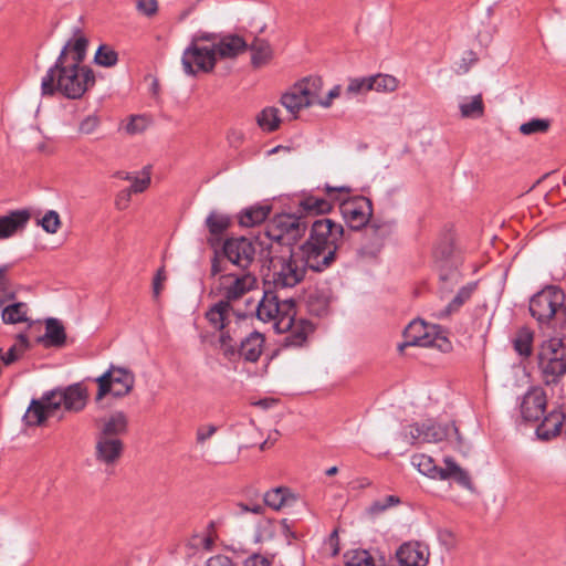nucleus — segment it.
Wrapping results in <instances>:
<instances>
[{
    "mask_svg": "<svg viewBox=\"0 0 566 566\" xmlns=\"http://www.w3.org/2000/svg\"><path fill=\"white\" fill-rule=\"evenodd\" d=\"M344 228L328 218L313 222L307 240L300 247L308 269L323 272L336 261L337 252L344 244Z\"/></svg>",
    "mask_w": 566,
    "mask_h": 566,
    "instance_id": "1",
    "label": "nucleus"
},
{
    "mask_svg": "<svg viewBox=\"0 0 566 566\" xmlns=\"http://www.w3.org/2000/svg\"><path fill=\"white\" fill-rule=\"evenodd\" d=\"M69 45H64L55 64L50 67L41 81L42 95L61 93L67 98H80L94 85L95 77L91 69L69 62Z\"/></svg>",
    "mask_w": 566,
    "mask_h": 566,
    "instance_id": "2",
    "label": "nucleus"
},
{
    "mask_svg": "<svg viewBox=\"0 0 566 566\" xmlns=\"http://www.w3.org/2000/svg\"><path fill=\"white\" fill-rule=\"evenodd\" d=\"M88 400V390L82 382L59 388L45 394L41 400H32L24 413L28 426H41L48 418L63 408L65 411L80 412Z\"/></svg>",
    "mask_w": 566,
    "mask_h": 566,
    "instance_id": "3",
    "label": "nucleus"
},
{
    "mask_svg": "<svg viewBox=\"0 0 566 566\" xmlns=\"http://www.w3.org/2000/svg\"><path fill=\"white\" fill-rule=\"evenodd\" d=\"M269 256L268 282L275 289L293 287L305 277L308 265L303 252L296 254L286 248Z\"/></svg>",
    "mask_w": 566,
    "mask_h": 566,
    "instance_id": "4",
    "label": "nucleus"
},
{
    "mask_svg": "<svg viewBox=\"0 0 566 566\" xmlns=\"http://www.w3.org/2000/svg\"><path fill=\"white\" fill-rule=\"evenodd\" d=\"M307 223L295 214L282 213L275 216L268 224L265 235L271 240L269 254L280 249H292L306 232Z\"/></svg>",
    "mask_w": 566,
    "mask_h": 566,
    "instance_id": "5",
    "label": "nucleus"
},
{
    "mask_svg": "<svg viewBox=\"0 0 566 566\" xmlns=\"http://www.w3.org/2000/svg\"><path fill=\"white\" fill-rule=\"evenodd\" d=\"M537 366L546 384L563 377L566 374V337L544 339L538 346Z\"/></svg>",
    "mask_w": 566,
    "mask_h": 566,
    "instance_id": "6",
    "label": "nucleus"
},
{
    "mask_svg": "<svg viewBox=\"0 0 566 566\" xmlns=\"http://www.w3.org/2000/svg\"><path fill=\"white\" fill-rule=\"evenodd\" d=\"M258 319L263 323H272L277 333L291 328L293 317L296 315L293 298L280 300L272 291H265L255 308Z\"/></svg>",
    "mask_w": 566,
    "mask_h": 566,
    "instance_id": "7",
    "label": "nucleus"
},
{
    "mask_svg": "<svg viewBox=\"0 0 566 566\" xmlns=\"http://www.w3.org/2000/svg\"><path fill=\"white\" fill-rule=\"evenodd\" d=\"M444 468H440L434 460L427 454L418 453L412 455L411 464L423 475L433 480L453 479L463 488L471 489V480L467 471H464L452 458L443 459Z\"/></svg>",
    "mask_w": 566,
    "mask_h": 566,
    "instance_id": "8",
    "label": "nucleus"
},
{
    "mask_svg": "<svg viewBox=\"0 0 566 566\" xmlns=\"http://www.w3.org/2000/svg\"><path fill=\"white\" fill-rule=\"evenodd\" d=\"M323 80L319 76H308L294 84L281 97V104L296 118L303 108L315 105V97L322 94Z\"/></svg>",
    "mask_w": 566,
    "mask_h": 566,
    "instance_id": "9",
    "label": "nucleus"
},
{
    "mask_svg": "<svg viewBox=\"0 0 566 566\" xmlns=\"http://www.w3.org/2000/svg\"><path fill=\"white\" fill-rule=\"evenodd\" d=\"M98 386L95 400L101 401L107 395L114 398H123L130 394L135 385V375L132 370L116 365H111L108 369L95 378Z\"/></svg>",
    "mask_w": 566,
    "mask_h": 566,
    "instance_id": "10",
    "label": "nucleus"
},
{
    "mask_svg": "<svg viewBox=\"0 0 566 566\" xmlns=\"http://www.w3.org/2000/svg\"><path fill=\"white\" fill-rule=\"evenodd\" d=\"M405 342L398 346L402 352L407 346L437 347L448 350L450 342L440 332L439 326L428 325L421 319H415L403 331Z\"/></svg>",
    "mask_w": 566,
    "mask_h": 566,
    "instance_id": "11",
    "label": "nucleus"
},
{
    "mask_svg": "<svg viewBox=\"0 0 566 566\" xmlns=\"http://www.w3.org/2000/svg\"><path fill=\"white\" fill-rule=\"evenodd\" d=\"M562 307H565V293L553 285L543 289L530 301L531 315L541 324L548 323Z\"/></svg>",
    "mask_w": 566,
    "mask_h": 566,
    "instance_id": "12",
    "label": "nucleus"
},
{
    "mask_svg": "<svg viewBox=\"0 0 566 566\" xmlns=\"http://www.w3.org/2000/svg\"><path fill=\"white\" fill-rule=\"evenodd\" d=\"M216 62V49L212 45H201L198 41H191L181 56L182 70L189 76L199 72H211Z\"/></svg>",
    "mask_w": 566,
    "mask_h": 566,
    "instance_id": "13",
    "label": "nucleus"
},
{
    "mask_svg": "<svg viewBox=\"0 0 566 566\" xmlns=\"http://www.w3.org/2000/svg\"><path fill=\"white\" fill-rule=\"evenodd\" d=\"M449 427L438 424L433 420L415 422L402 428L401 439L411 446L420 443H437L449 436Z\"/></svg>",
    "mask_w": 566,
    "mask_h": 566,
    "instance_id": "14",
    "label": "nucleus"
},
{
    "mask_svg": "<svg viewBox=\"0 0 566 566\" xmlns=\"http://www.w3.org/2000/svg\"><path fill=\"white\" fill-rule=\"evenodd\" d=\"M340 214L353 230H360L370 220L373 214L371 201L363 196L340 200Z\"/></svg>",
    "mask_w": 566,
    "mask_h": 566,
    "instance_id": "15",
    "label": "nucleus"
},
{
    "mask_svg": "<svg viewBox=\"0 0 566 566\" xmlns=\"http://www.w3.org/2000/svg\"><path fill=\"white\" fill-rule=\"evenodd\" d=\"M223 254L230 263L247 272L255 260L256 245L244 237L228 239L223 244Z\"/></svg>",
    "mask_w": 566,
    "mask_h": 566,
    "instance_id": "16",
    "label": "nucleus"
},
{
    "mask_svg": "<svg viewBox=\"0 0 566 566\" xmlns=\"http://www.w3.org/2000/svg\"><path fill=\"white\" fill-rule=\"evenodd\" d=\"M256 285V277L250 272H242L240 274H224L219 277L218 290L223 296V301L239 300L244 294L253 290Z\"/></svg>",
    "mask_w": 566,
    "mask_h": 566,
    "instance_id": "17",
    "label": "nucleus"
},
{
    "mask_svg": "<svg viewBox=\"0 0 566 566\" xmlns=\"http://www.w3.org/2000/svg\"><path fill=\"white\" fill-rule=\"evenodd\" d=\"M124 443L119 438L95 436V459L102 464L114 465L122 457Z\"/></svg>",
    "mask_w": 566,
    "mask_h": 566,
    "instance_id": "18",
    "label": "nucleus"
},
{
    "mask_svg": "<svg viewBox=\"0 0 566 566\" xmlns=\"http://www.w3.org/2000/svg\"><path fill=\"white\" fill-rule=\"evenodd\" d=\"M97 436L119 438L128 430V417L122 410H115L96 421Z\"/></svg>",
    "mask_w": 566,
    "mask_h": 566,
    "instance_id": "19",
    "label": "nucleus"
},
{
    "mask_svg": "<svg viewBox=\"0 0 566 566\" xmlns=\"http://www.w3.org/2000/svg\"><path fill=\"white\" fill-rule=\"evenodd\" d=\"M546 395L542 388L530 389L521 402V415L526 421H537L546 408Z\"/></svg>",
    "mask_w": 566,
    "mask_h": 566,
    "instance_id": "20",
    "label": "nucleus"
},
{
    "mask_svg": "<svg viewBox=\"0 0 566 566\" xmlns=\"http://www.w3.org/2000/svg\"><path fill=\"white\" fill-rule=\"evenodd\" d=\"M30 219L31 212L28 209L13 210L6 216H1L0 240L9 239L17 232L22 231Z\"/></svg>",
    "mask_w": 566,
    "mask_h": 566,
    "instance_id": "21",
    "label": "nucleus"
},
{
    "mask_svg": "<svg viewBox=\"0 0 566 566\" xmlns=\"http://www.w3.org/2000/svg\"><path fill=\"white\" fill-rule=\"evenodd\" d=\"M566 430V408L551 411L537 427V437L542 440H549Z\"/></svg>",
    "mask_w": 566,
    "mask_h": 566,
    "instance_id": "22",
    "label": "nucleus"
},
{
    "mask_svg": "<svg viewBox=\"0 0 566 566\" xmlns=\"http://www.w3.org/2000/svg\"><path fill=\"white\" fill-rule=\"evenodd\" d=\"M212 48L216 49V59H233L245 52L249 45L243 38L229 34L213 43Z\"/></svg>",
    "mask_w": 566,
    "mask_h": 566,
    "instance_id": "23",
    "label": "nucleus"
},
{
    "mask_svg": "<svg viewBox=\"0 0 566 566\" xmlns=\"http://www.w3.org/2000/svg\"><path fill=\"white\" fill-rule=\"evenodd\" d=\"M263 335L259 332H252L241 340L238 355L242 356L247 361L255 363L263 352Z\"/></svg>",
    "mask_w": 566,
    "mask_h": 566,
    "instance_id": "24",
    "label": "nucleus"
},
{
    "mask_svg": "<svg viewBox=\"0 0 566 566\" xmlns=\"http://www.w3.org/2000/svg\"><path fill=\"white\" fill-rule=\"evenodd\" d=\"M264 503L271 509L279 511L292 506L296 502V495L285 486H277L264 494Z\"/></svg>",
    "mask_w": 566,
    "mask_h": 566,
    "instance_id": "25",
    "label": "nucleus"
},
{
    "mask_svg": "<svg viewBox=\"0 0 566 566\" xmlns=\"http://www.w3.org/2000/svg\"><path fill=\"white\" fill-rule=\"evenodd\" d=\"M232 316V306L228 301H219L207 313L206 317L212 327L222 331L229 324Z\"/></svg>",
    "mask_w": 566,
    "mask_h": 566,
    "instance_id": "26",
    "label": "nucleus"
},
{
    "mask_svg": "<svg viewBox=\"0 0 566 566\" xmlns=\"http://www.w3.org/2000/svg\"><path fill=\"white\" fill-rule=\"evenodd\" d=\"M66 339L63 325L56 318H48L45 322V334L39 337V342L45 346H62Z\"/></svg>",
    "mask_w": 566,
    "mask_h": 566,
    "instance_id": "27",
    "label": "nucleus"
},
{
    "mask_svg": "<svg viewBox=\"0 0 566 566\" xmlns=\"http://www.w3.org/2000/svg\"><path fill=\"white\" fill-rule=\"evenodd\" d=\"M6 298H3V303L0 306L1 308V317L3 323L6 324H18L23 323L29 319L28 312L29 307L27 303L23 302H14L8 305H4Z\"/></svg>",
    "mask_w": 566,
    "mask_h": 566,
    "instance_id": "28",
    "label": "nucleus"
},
{
    "mask_svg": "<svg viewBox=\"0 0 566 566\" xmlns=\"http://www.w3.org/2000/svg\"><path fill=\"white\" fill-rule=\"evenodd\" d=\"M229 226L230 218L227 214L218 211H211L206 219V227L211 234V238L208 239V242L211 245H214V243L218 241V238L223 234Z\"/></svg>",
    "mask_w": 566,
    "mask_h": 566,
    "instance_id": "29",
    "label": "nucleus"
},
{
    "mask_svg": "<svg viewBox=\"0 0 566 566\" xmlns=\"http://www.w3.org/2000/svg\"><path fill=\"white\" fill-rule=\"evenodd\" d=\"M311 332L312 325L304 319L295 321V317H293L291 328L283 332L287 333L284 343L286 346H301Z\"/></svg>",
    "mask_w": 566,
    "mask_h": 566,
    "instance_id": "30",
    "label": "nucleus"
},
{
    "mask_svg": "<svg viewBox=\"0 0 566 566\" xmlns=\"http://www.w3.org/2000/svg\"><path fill=\"white\" fill-rule=\"evenodd\" d=\"M460 114L463 118H480L484 114V103L481 94L462 97L459 102Z\"/></svg>",
    "mask_w": 566,
    "mask_h": 566,
    "instance_id": "31",
    "label": "nucleus"
},
{
    "mask_svg": "<svg viewBox=\"0 0 566 566\" xmlns=\"http://www.w3.org/2000/svg\"><path fill=\"white\" fill-rule=\"evenodd\" d=\"M298 207L307 214H323L332 210L333 203L331 199L306 196L300 199Z\"/></svg>",
    "mask_w": 566,
    "mask_h": 566,
    "instance_id": "32",
    "label": "nucleus"
},
{
    "mask_svg": "<svg viewBox=\"0 0 566 566\" xmlns=\"http://www.w3.org/2000/svg\"><path fill=\"white\" fill-rule=\"evenodd\" d=\"M249 48L252 52L251 63L254 67L266 64L273 56L270 43L263 39L255 38Z\"/></svg>",
    "mask_w": 566,
    "mask_h": 566,
    "instance_id": "33",
    "label": "nucleus"
},
{
    "mask_svg": "<svg viewBox=\"0 0 566 566\" xmlns=\"http://www.w3.org/2000/svg\"><path fill=\"white\" fill-rule=\"evenodd\" d=\"M270 213L269 206H253L243 210L239 216L242 227H254L263 222Z\"/></svg>",
    "mask_w": 566,
    "mask_h": 566,
    "instance_id": "34",
    "label": "nucleus"
},
{
    "mask_svg": "<svg viewBox=\"0 0 566 566\" xmlns=\"http://www.w3.org/2000/svg\"><path fill=\"white\" fill-rule=\"evenodd\" d=\"M279 114V108L274 106H268L256 115V124L264 132H274L280 127L281 124Z\"/></svg>",
    "mask_w": 566,
    "mask_h": 566,
    "instance_id": "35",
    "label": "nucleus"
},
{
    "mask_svg": "<svg viewBox=\"0 0 566 566\" xmlns=\"http://www.w3.org/2000/svg\"><path fill=\"white\" fill-rule=\"evenodd\" d=\"M534 333L528 327H521L513 338V347L520 356L530 357L533 352Z\"/></svg>",
    "mask_w": 566,
    "mask_h": 566,
    "instance_id": "36",
    "label": "nucleus"
},
{
    "mask_svg": "<svg viewBox=\"0 0 566 566\" xmlns=\"http://www.w3.org/2000/svg\"><path fill=\"white\" fill-rule=\"evenodd\" d=\"M29 348V342L23 334H19L17 342L6 352L1 350L0 359L4 366H10L19 360Z\"/></svg>",
    "mask_w": 566,
    "mask_h": 566,
    "instance_id": "37",
    "label": "nucleus"
},
{
    "mask_svg": "<svg viewBox=\"0 0 566 566\" xmlns=\"http://www.w3.org/2000/svg\"><path fill=\"white\" fill-rule=\"evenodd\" d=\"M307 310L315 316H323L327 314L329 307V300L322 291L312 292L306 301Z\"/></svg>",
    "mask_w": 566,
    "mask_h": 566,
    "instance_id": "38",
    "label": "nucleus"
},
{
    "mask_svg": "<svg viewBox=\"0 0 566 566\" xmlns=\"http://www.w3.org/2000/svg\"><path fill=\"white\" fill-rule=\"evenodd\" d=\"M373 91L380 93H391L398 88V80L389 74H376L370 76Z\"/></svg>",
    "mask_w": 566,
    "mask_h": 566,
    "instance_id": "39",
    "label": "nucleus"
},
{
    "mask_svg": "<svg viewBox=\"0 0 566 566\" xmlns=\"http://www.w3.org/2000/svg\"><path fill=\"white\" fill-rule=\"evenodd\" d=\"M65 45H69V62L81 65L85 57L87 40L84 36H77L74 41H69Z\"/></svg>",
    "mask_w": 566,
    "mask_h": 566,
    "instance_id": "40",
    "label": "nucleus"
},
{
    "mask_svg": "<svg viewBox=\"0 0 566 566\" xmlns=\"http://www.w3.org/2000/svg\"><path fill=\"white\" fill-rule=\"evenodd\" d=\"M394 229L395 222L392 220H374L370 224V231L379 241V247H381L384 240L392 233Z\"/></svg>",
    "mask_w": 566,
    "mask_h": 566,
    "instance_id": "41",
    "label": "nucleus"
},
{
    "mask_svg": "<svg viewBox=\"0 0 566 566\" xmlns=\"http://www.w3.org/2000/svg\"><path fill=\"white\" fill-rule=\"evenodd\" d=\"M274 535V523L269 518H262L256 524L253 539L255 543H264L271 541Z\"/></svg>",
    "mask_w": 566,
    "mask_h": 566,
    "instance_id": "42",
    "label": "nucleus"
},
{
    "mask_svg": "<svg viewBox=\"0 0 566 566\" xmlns=\"http://www.w3.org/2000/svg\"><path fill=\"white\" fill-rule=\"evenodd\" d=\"M237 346L238 344L235 340H233L229 331L222 329L219 337V349L222 355L229 360L234 359L238 356Z\"/></svg>",
    "mask_w": 566,
    "mask_h": 566,
    "instance_id": "43",
    "label": "nucleus"
},
{
    "mask_svg": "<svg viewBox=\"0 0 566 566\" xmlns=\"http://www.w3.org/2000/svg\"><path fill=\"white\" fill-rule=\"evenodd\" d=\"M46 233L55 234L61 228V219L55 210H49L44 213L41 219L36 222Z\"/></svg>",
    "mask_w": 566,
    "mask_h": 566,
    "instance_id": "44",
    "label": "nucleus"
},
{
    "mask_svg": "<svg viewBox=\"0 0 566 566\" xmlns=\"http://www.w3.org/2000/svg\"><path fill=\"white\" fill-rule=\"evenodd\" d=\"M150 125L148 117L144 115H133L128 118V122L124 126V130L128 135H137L144 133Z\"/></svg>",
    "mask_w": 566,
    "mask_h": 566,
    "instance_id": "45",
    "label": "nucleus"
},
{
    "mask_svg": "<svg viewBox=\"0 0 566 566\" xmlns=\"http://www.w3.org/2000/svg\"><path fill=\"white\" fill-rule=\"evenodd\" d=\"M118 61L117 53L108 45H101L95 53V62L98 65L111 67Z\"/></svg>",
    "mask_w": 566,
    "mask_h": 566,
    "instance_id": "46",
    "label": "nucleus"
},
{
    "mask_svg": "<svg viewBox=\"0 0 566 566\" xmlns=\"http://www.w3.org/2000/svg\"><path fill=\"white\" fill-rule=\"evenodd\" d=\"M551 122L544 118H533L530 122L523 123L520 126V132L523 135H533L545 133L548 130Z\"/></svg>",
    "mask_w": 566,
    "mask_h": 566,
    "instance_id": "47",
    "label": "nucleus"
},
{
    "mask_svg": "<svg viewBox=\"0 0 566 566\" xmlns=\"http://www.w3.org/2000/svg\"><path fill=\"white\" fill-rule=\"evenodd\" d=\"M373 91L370 76L350 78L346 88L347 94H365Z\"/></svg>",
    "mask_w": 566,
    "mask_h": 566,
    "instance_id": "48",
    "label": "nucleus"
},
{
    "mask_svg": "<svg viewBox=\"0 0 566 566\" xmlns=\"http://www.w3.org/2000/svg\"><path fill=\"white\" fill-rule=\"evenodd\" d=\"M346 566H375L367 551H354L346 555Z\"/></svg>",
    "mask_w": 566,
    "mask_h": 566,
    "instance_id": "49",
    "label": "nucleus"
},
{
    "mask_svg": "<svg viewBox=\"0 0 566 566\" xmlns=\"http://www.w3.org/2000/svg\"><path fill=\"white\" fill-rule=\"evenodd\" d=\"M10 270V265L0 266V297L6 300H12L14 297V292L11 289L10 279L8 276V272ZM3 300L0 298V306L2 305Z\"/></svg>",
    "mask_w": 566,
    "mask_h": 566,
    "instance_id": "50",
    "label": "nucleus"
},
{
    "mask_svg": "<svg viewBox=\"0 0 566 566\" xmlns=\"http://www.w3.org/2000/svg\"><path fill=\"white\" fill-rule=\"evenodd\" d=\"M99 125V116L97 114H90L78 123L77 130L82 135H92L98 129Z\"/></svg>",
    "mask_w": 566,
    "mask_h": 566,
    "instance_id": "51",
    "label": "nucleus"
},
{
    "mask_svg": "<svg viewBox=\"0 0 566 566\" xmlns=\"http://www.w3.org/2000/svg\"><path fill=\"white\" fill-rule=\"evenodd\" d=\"M400 500L396 495H387L382 500L375 501L369 507L370 514L377 515L385 512L387 509L399 504Z\"/></svg>",
    "mask_w": 566,
    "mask_h": 566,
    "instance_id": "52",
    "label": "nucleus"
},
{
    "mask_svg": "<svg viewBox=\"0 0 566 566\" xmlns=\"http://www.w3.org/2000/svg\"><path fill=\"white\" fill-rule=\"evenodd\" d=\"M478 61V55L473 51H465L459 62H457L455 72L458 74H465L469 72L472 65Z\"/></svg>",
    "mask_w": 566,
    "mask_h": 566,
    "instance_id": "53",
    "label": "nucleus"
},
{
    "mask_svg": "<svg viewBox=\"0 0 566 566\" xmlns=\"http://www.w3.org/2000/svg\"><path fill=\"white\" fill-rule=\"evenodd\" d=\"M475 289V284L472 283V284H468L465 286H463L459 292L458 294L454 296V298L452 300V302L449 304L448 306V310L449 312L451 310H457L458 307H460L467 300L470 298L472 292L474 291Z\"/></svg>",
    "mask_w": 566,
    "mask_h": 566,
    "instance_id": "54",
    "label": "nucleus"
},
{
    "mask_svg": "<svg viewBox=\"0 0 566 566\" xmlns=\"http://www.w3.org/2000/svg\"><path fill=\"white\" fill-rule=\"evenodd\" d=\"M218 427L212 423L201 424L196 430V442L203 446L216 432Z\"/></svg>",
    "mask_w": 566,
    "mask_h": 566,
    "instance_id": "55",
    "label": "nucleus"
},
{
    "mask_svg": "<svg viewBox=\"0 0 566 566\" xmlns=\"http://www.w3.org/2000/svg\"><path fill=\"white\" fill-rule=\"evenodd\" d=\"M190 545L197 549L210 551L213 546V537L210 534H196L192 536Z\"/></svg>",
    "mask_w": 566,
    "mask_h": 566,
    "instance_id": "56",
    "label": "nucleus"
},
{
    "mask_svg": "<svg viewBox=\"0 0 566 566\" xmlns=\"http://www.w3.org/2000/svg\"><path fill=\"white\" fill-rule=\"evenodd\" d=\"M340 85H335L332 90H329L325 97H322L321 94L317 97H315V105H319L324 108L331 107L333 101L340 95Z\"/></svg>",
    "mask_w": 566,
    "mask_h": 566,
    "instance_id": "57",
    "label": "nucleus"
},
{
    "mask_svg": "<svg viewBox=\"0 0 566 566\" xmlns=\"http://www.w3.org/2000/svg\"><path fill=\"white\" fill-rule=\"evenodd\" d=\"M143 174L145 175L143 178H134L132 186L128 188L133 193H139L145 191L150 185V174L148 168H144Z\"/></svg>",
    "mask_w": 566,
    "mask_h": 566,
    "instance_id": "58",
    "label": "nucleus"
},
{
    "mask_svg": "<svg viewBox=\"0 0 566 566\" xmlns=\"http://www.w3.org/2000/svg\"><path fill=\"white\" fill-rule=\"evenodd\" d=\"M453 252V245L450 238H446L434 249V256L441 260H447Z\"/></svg>",
    "mask_w": 566,
    "mask_h": 566,
    "instance_id": "59",
    "label": "nucleus"
},
{
    "mask_svg": "<svg viewBox=\"0 0 566 566\" xmlns=\"http://www.w3.org/2000/svg\"><path fill=\"white\" fill-rule=\"evenodd\" d=\"M166 279H167V276H166L165 269L160 268L157 271V273L153 280V295L155 298H157L160 295V292L164 289V283H165Z\"/></svg>",
    "mask_w": 566,
    "mask_h": 566,
    "instance_id": "60",
    "label": "nucleus"
},
{
    "mask_svg": "<svg viewBox=\"0 0 566 566\" xmlns=\"http://www.w3.org/2000/svg\"><path fill=\"white\" fill-rule=\"evenodd\" d=\"M137 9L147 17H151L157 12V2L155 0H138Z\"/></svg>",
    "mask_w": 566,
    "mask_h": 566,
    "instance_id": "61",
    "label": "nucleus"
},
{
    "mask_svg": "<svg viewBox=\"0 0 566 566\" xmlns=\"http://www.w3.org/2000/svg\"><path fill=\"white\" fill-rule=\"evenodd\" d=\"M132 190H129L128 188L122 190L117 197H116V207L119 209V210H124L128 207L129 205V201H130V197H132Z\"/></svg>",
    "mask_w": 566,
    "mask_h": 566,
    "instance_id": "62",
    "label": "nucleus"
},
{
    "mask_svg": "<svg viewBox=\"0 0 566 566\" xmlns=\"http://www.w3.org/2000/svg\"><path fill=\"white\" fill-rule=\"evenodd\" d=\"M326 549H329L332 556H335L339 552V545H338V533L337 531H333L329 535L328 539L325 542Z\"/></svg>",
    "mask_w": 566,
    "mask_h": 566,
    "instance_id": "63",
    "label": "nucleus"
},
{
    "mask_svg": "<svg viewBox=\"0 0 566 566\" xmlns=\"http://www.w3.org/2000/svg\"><path fill=\"white\" fill-rule=\"evenodd\" d=\"M206 566H233V564L228 556L216 555L208 559Z\"/></svg>",
    "mask_w": 566,
    "mask_h": 566,
    "instance_id": "64",
    "label": "nucleus"
}]
</instances>
